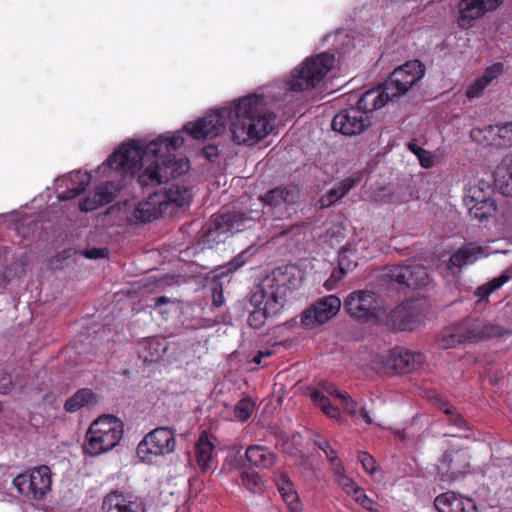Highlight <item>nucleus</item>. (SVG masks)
Wrapping results in <instances>:
<instances>
[{
    "instance_id": "nucleus-60",
    "label": "nucleus",
    "mask_w": 512,
    "mask_h": 512,
    "mask_svg": "<svg viewBox=\"0 0 512 512\" xmlns=\"http://www.w3.org/2000/svg\"><path fill=\"white\" fill-rule=\"evenodd\" d=\"M3 407H2V403L0 402V412L2 411Z\"/></svg>"
},
{
    "instance_id": "nucleus-5",
    "label": "nucleus",
    "mask_w": 512,
    "mask_h": 512,
    "mask_svg": "<svg viewBox=\"0 0 512 512\" xmlns=\"http://www.w3.org/2000/svg\"><path fill=\"white\" fill-rule=\"evenodd\" d=\"M123 423L112 415H104L92 422L86 432L83 450L90 456H99L115 448L123 436Z\"/></svg>"
},
{
    "instance_id": "nucleus-16",
    "label": "nucleus",
    "mask_w": 512,
    "mask_h": 512,
    "mask_svg": "<svg viewBox=\"0 0 512 512\" xmlns=\"http://www.w3.org/2000/svg\"><path fill=\"white\" fill-rule=\"evenodd\" d=\"M504 0H460L458 4V25L467 29L486 12L496 10Z\"/></svg>"
},
{
    "instance_id": "nucleus-30",
    "label": "nucleus",
    "mask_w": 512,
    "mask_h": 512,
    "mask_svg": "<svg viewBox=\"0 0 512 512\" xmlns=\"http://www.w3.org/2000/svg\"><path fill=\"white\" fill-rule=\"evenodd\" d=\"M154 196H159V205L162 207L163 212L169 204H175L176 206L183 207L189 204L191 200L190 192L186 188L178 185H172L163 193L156 192L154 193Z\"/></svg>"
},
{
    "instance_id": "nucleus-14",
    "label": "nucleus",
    "mask_w": 512,
    "mask_h": 512,
    "mask_svg": "<svg viewBox=\"0 0 512 512\" xmlns=\"http://www.w3.org/2000/svg\"><path fill=\"white\" fill-rule=\"evenodd\" d=\"M260 215L261 211L259 210H238L217 215L210 224L209 233H212L213 230L219 234H233L242 231L248 222L259 219Z\"/></svg>"
},
{
    "instance_id": "nucleus-21",
    "label": "nucleus",
    "mask_w": 512,
    "mask_h": 512,
    "mask_svg": "<svg viewBox=\"0 0 512 512\" xmlns=\"http://www.w3.org/2000/svg\"><path fill=\"white\" fill-rule=\"evenodd\" d=\"M489 252L486 248L476 244L469 243L458 249L450 256L447 268L461 270L463 267L475 263L478 259L487 257Z\"/></svg>"
},
{
    "instance_id": "nucleus-18",
    "label": "nucleus",
    "mask_w": 512,
    "mask_h": 512,
    "mask_svg": "<svg viewBox=\"0 0 512 512\" xmlns=\"http://www.w3.org/2000/svg\"><path fill=\"white\" fill-rule=\"evenodd\" d=\"M388 276L407 287L425 286L430 281L427 269L419 263L392 266L389 268Z\"/></svg>"
},
{
    "instance_id": "nucleus-41",
    "label": "nucleus",
    "mask_w": 512,
    "mask_h": 512,
    "mask_svg": "<svg viewBox=\"0 0 512 512\" xmlns=\"http://www.w3.org/2000/svg\"><path fill=\"white\" fill-rule=\"evenodd\" d=\"M502 164L509 177L504 184H501L500 188L504 195L512 197V153L504 158Z\"/></svg>"
},
{
    "instance_id": "nucleus-17",
    "label": "nucleus",
    "mask_w": 512,
    "mask_h": 512,
    "mask_svg": "<svg viewBox=\"0 0 512 512\" xmlns=\"http://www.w3.org/2000/svg\"><path fill=\"white\" fill-rule=\"evenodd\" d=\"M341 308V300L336 295L325 296L316 301L304 312L303 323L306 326L324 324L335 317Z\"/></svg>"
},
{
    "instance_id": "nucleus-3",
    "label": "nucleus",
    "mask_w": 512,
    "mask_h": 512,
    "mask_svg": "<svg viewBox=\"0 0 512 512\" xmlns=\"http://www.w3.org/2000/svg\"><path fill=\"white\" fill-rule=\"evenodd\" d=\"M288 268H277L258 284L250 297L256 308L248 316V324L254 329L261 328L267 317L277 315L282 309L291 287Z\"/></svg>"
},
{
    "instance_id": "nucleus-26",
    "label": "nucleus",
    "mask_w": 512,
    "mask_h": 512,
    "mask_svg": "<svg viewBox=\"0 0 512 512\" xmlns=\"http://www.w3.org/2000/svg\"><path fill=\"white\" fill-rule=\"evenodd\" d=\"M215 446L207 432H202L195 445V457L199 469L205 473L212 468Z\"/></svg>"
},
{
    "instance_id": "nucleus-24",
    "label": "nucleus",
    "mask_w": 512,
    "mask_h": 512,
    "mask_svg": "<svg viewBox=\"0 0 512 512\" xmlns=\"http://www.w3.org/2000/svg\"><path fill=\"white\" fill-rule=\"evenodd\" d=\"M118 184L106 182L99 186L92 198L87 197L80 203V209L85 212L93 211L100 206L112 202L117 194Z\"/></svg>"
},
{
    "instance_id": "nucleus-38",
    "label": "nucleus",
    "mask_w": 512,
    "mask_h": 512,
    "mask_svg": "<svg viewBox=\"0 0 512 512\" xmlns=\"http://www.w3.org/2000/svg\"><path fill=\"white\" fill-rule=\"evenodd\" d=\"M508 280L507 276H501L499 278L493 279L491 282L479 286L475 290V295L479 297L481 300L487 298L493 291L500 288L506 281Z\"/></svg>"
},
{
    "instance_id": "nucleus-9",
    "label": "nucleus",
    "mask_w": 512,
    "mask_h": 512,
    "mask_svg": "<svg viewBox=\"0 0 512 512\" xmlns=\"http://www.w3.org/2000/svg\"><path fill=\"white\" fill-rule=\"evenodd\" d=\"M176 439L172 429L158 427L146 434L137 446V455L142 461L150 462L154 457L174 452Z\"/></svg>"
},
{
    "instance_id": "nucleus-43",
    "label": "nucleus",
    "mask_w": 512,
    "mask_h": 512,
    "mask_svg": "<svg viewBox=\"0 0 512 512\" xmlns=\"http://www.w3.org/2000/svg\"><path fill=\"white\" fill-rule=\"evenodd\" d=\"M486 87L485 80L478 77L468 86L466 96L469 99L480 97Z\"/></svg>"
},
{
    "instance_id": "nucleus-19",
    "label": "nucleus",
    "mask_w": 512,
    "mask_h": 512,
    "mask_svg": "<svg viewBox=\"0 0 512 512\" xmlns=\"http://www.w3.org/2000/svg\"><path fill=\"white\" fill-rule=\"evenodd\" d=\"M104 512H146L143 500L131 492L113 491L102 502Z\"/></svg>"
},
{
    "instance_id": "nucleus-1",
    "label": "nucleus",
    "mask_w": 512,
    "mask_h": 512,
    "mask_svg": "<svg viewBox=\"0 0 512 512\" xmlns=\"http://www.w3.org/2000/svg\"><path fill=\"white\" fill-rule=\"evenodd\" d=\"M270 98L251 94L233 101L184 129L196 140L214 139L230 124L232 139L241 145H254L264 139L274 128L275 114L270 107Z\"/></svg>"
},
{
    "instance_id": "nucleus-10",
    "label": "nucleus",
    "mask_w": 512,
    "mask_h": 512,
    "mask_svg": "<svg viewBox=\"0 0 512 512\" xmlns=\"http://www.w3.org/2000/svg\"><path fill=\"white\" fill-rule=\"evenodd\" d=\"M13 485L25 497L42 499L51 487L50 469L42 465L30 473L19 474L13 479Z\"/></svg>"
},
{
    "instance_id": "nucleus-52",
    "label": "nucleus",
    "mask_w": 512,
    "mask_h": 512,
    "mask_svg": "<svg viewBox=\"0 0 512 512\" xmlns=\"http://www.w3.org/2000/svg\"><path fill=\"white\" fill-rule=\"evenodd\" d=\"M106 250L104 249H89L82 252V255H84L88 259H98L106 256Z\"/></svg>"
},
{
    "instance_id": "nucleus-59",
    "label": "nucleus",
    "mask_w": 512,
    "mask_h": 512,
    "mask_svg": "<svg viewBox=\"0 0 512 512\" xmlns=\"http://www.w3.org/2000/svg\"><path fill=\"white\" fill-rule=\"evenodd\" d=\"M209 236H213V239H216V237H219L221 234H219L217 231L213 230L212 233L208 232Z\"/></svg>"
},
{
    "instance_id": "nucleus-13",
    "label": "nucleus",
    "mask_w": 512,
    "mask_h": 512,
    "mask_svg": "<svg viewBox=\"0 0 512 512\" xmlns=\"http://www.w3.org/2000/svg\"><path fill=\"white\" fill-rule=\"evenodd\" d=\"M348 314L354 319L367 322L377 316L378 301L374 292L358 290L350 293L344 302Z\"/></svg>"
},
{
    "instance_id": "nucleus-49",
    "label": "nucleus",
    "mask_w": 512,
    "mask_h": 512,
    "mask_svg": "<svg viewBox=\"0 0 512 512\" xmlns=\"http://www.w3.org/2000/svg\"><path fill=\"white\" fill-rule=\"evenodd\" d=\"M445 413L449 416V423L460 428V429H465L467 428V423L466 421L463 419V417L459 414H457L455 411H453L452 409L450 408H447L445 410Z\"/></svg>"
},
{
    "instance_id": "nucleus-45",
    "label": "nucleus",
    "mask_w": 512,
    "mask_h": 512,
    "mask_svg": "<svg viewBox=\"0 0 512 512\" xmlns=\"http://www.w3.org/2000/svg\"><path fill=\"white\" fill-rule=\"evenodd\" d=\"M503 72V64L502 63H495L488 67L484 74L480 76L479 78L481 80H485V84L488 86V84L497 78L499 75H501Z\"/></svg>"
},
{
    "instance_id": "nucleus-46",
    "label": "nucleus",
    "mask_w": 512,
    "mask_h": 512,
    "mask_svg": "<svg viewBox=\"0 0 512 512\" xmlns=\"http://www.w3.org/2000/svg\"><path fill=\"white\" fill-rule=\"evenodd\" d=\"M345 275V271L341 270L339 267L338 269L333 270L330 277L324 283L326 290H334L337 287L339 281L342 280Z\"/></svg>"
},
{
    "instance_id": "nucleus-25",
    "label": "nucleus",
    "mask_w": 512,
    "mask_h": 512,
    "mask_svg": "<svg viewBox=\"0 0 512 512\" xmlns=\"http://www.w3.org/2000/svg\"><path fill=\"white\" fill-rule=\"evenodd\" d=\"M388 92L386 83L382 88L371 89L361 96L356 107L365 111L366 115H368L369 112L382 108L389 100L394 98Z\"/></svg>"
},
{
    "instance_id": "nucleus-23",
    "label": "nucleus",
    "mask_w": 512,
    "mask_h": 512,
    "mask_svg": "<svg viewBox=\"0 0 512 512\" xmlns=\"http://www.w3.org/2000/svg\"><path fill=\"white\" fill-rule=\"evenodd\" d=\"M299 197V188L296 185H287L283 188H275L268 191L263 201L264 204L274 209H282V207L295 204Z\"/></svg>"
},
{
    "instance_id": "nucleus-57",
    "label": "nucleus",
    "mask_w": 512,
    "mask_h": 512,
    "mask_svg": "<svg viewBox=\"0 0 512 512\" xmlns=\"http://www.w3.org/2000/svg\"><path fill=\"white\" fill-rule=\"evenodd\" d=\"M261 361H262V354L258 353L257 355H255L253 357V362H255L256 364L259 365L261 363Z\"/></svg>"
},
{
    "instance_id": "nucleus-40",
    "label": "nucleus",
    "mask_w": 512,
    "mask_h": 512,
    "mask_svg": "<svg viewBox=\"0 0 512 512\" xmlns=\"http://www.w3.org/2000/svg\"><path fill=\"white\" fill-rule=\"evenodd\" d=\"M316 444L325 453L332 465L333 471L343 465L342 461L337 457L336 452L330 447L326 440L316 441Z\"/></svg>"
},
{
    "instance_id": "nucleus-53",
    "label": "nucleus",
    "mask_w": 512,
    "mask_h": 512,
    "mask_svg": "<svg viewBox=\"0 0 512 512\" xmlns=\"http://www.w3.org/2000/svg\"><path fill=\"white\" fill-rule=\"evenodd\" d=\"M223 303H224V296H223L222 292L221 291L220 292H214L213 293V304L216 307H219Z\"/></svg>"
},
{
    "instance_id": "nucleus-4",
    "label": "nucleus",
    "mask_w": 512,
    "mask_h": 512,
    "mask_svg": "<svg viewBox=\"0 0 512 512\" xmlns=\"http://www.w3.org/2000/svg\"><path fill=\"white\" fill-rule=\"evenodd\" d=\"M506 330L497 324L480 318H467L444 328L437 338L442 349L454 348L464 343H475L487 338L503 336Z\"/></svg>"
},
{
    "instance_id": "nucleus-58",
    "label": "nucleus",
    "mask_w": 512,
    "mask_h": 512,
    "mask_svg": "<svg viewBox=\"0 0 512 512\" xmlns=\"http://www.w3.org/2000/svg\"><path fill=\"white\" fill-rule=\"evenodd\" d=\"M258 353L262 354V358L263 357H269L271 355V351L270 350L259 351Z\"/></svg>"
},
{
    "instance_id": "nucleus-15",
    "label": "nucleus",
    "mask_w": 512,
    "mask_h": 512,
    "mask_svg": "<svg viewBox=\"0 0 512 512\" xmlns=\"http://www.w3.org/2000/svg\"><path fill=\"white\" fill-rule=\"evenodd\" d=\"M370 125V120L365 111L357 107L341 110L332 120L334 131L346 136L362 133Z\"/></svg>"
},
{
    "instance_id": "nucleus-12",
    "label": "nucleus",
    "mask_w": 512,
    "mask_h": 512,
    "mask_svg": "<svg viewBox=\"0 0 512 512\" xmlns=\"http://www.w3.org/2000/svg\"><path fill=\"white\" fill-rule=\"evenodd\" d=\"M385 373H410L424 361L422 353L409 350L393 349L379 356Z\"/></svg>"
},
{
    "instance_id": "nucleus-33",
    "label": "nucleus",
    "mask_w": 512,
    "mask_h": 512,
    "mask_svg": "<svg viewBox=\"0 0 512 512\" xmlns=\"http://www.w3.org/2000/svg\"><path fill=\"white\" fill-rule=\"evenodd\" d=\"M96 403L95 393L88 388L79 389L64 404V408L69 413H75L80 409Z\"/></svg>"
},
{
    "instance_id": "nucleus-48",
    "label": "nucleus",
    "mask_w": 512,
    "mask_h": 512,
    "mask_svg": "<svg viewBox=\"0 0 512 512\" xmlns=\"http://www.w3.org/2000/svg\"><path fill=\"white\" fill-rule=\"evenodd\" d=\"M249 257V251H243L240 254H238L236 257H234L229 263H228V270L229 271H235L242 267L248 260Z\"/></svg>"
},
{
    "instance_id": "nucleus-7",
    "label": "nucleus",
    "mask_w": 512,
    "mask_h": 512,
    "mask_svg": "<svg viewBox=\"0 0 512 512\" xmlns=\"http://www.w3.org/2000/svg\"><path fill=\"white\" fill-rule=\"evenodd\" d=\"M493 188L483 179L474 178L464 186V202L472 218L488 220L496 212V203L492 198Z\"/></svg>"
},
{
    "instance_id": "nucleus-32",
    "label": "nucleus",
    "mask_w": 512,
    "mask_h": 512,
    "mask_svg": "<svg viewBox=\"0 0 512 512\" xmlns=\"http://www.w3.org/2000/svg\"><path fill=\"white\" fill-rule=\"evenodd\" d=\"M69 180L71 185L68 186V190L66 192H62L59 195L60 200H69L84 192L90 184L91 175L87 172L77 171L70 174Z\"/></svg>"
},
{
    "instance_id": "nucleus-22",
    "label": "nucleus",
    "mask_w": 512,
    "mask_h": 512,
    "mask_svg": "<svg viewBox=\"0 0 512 512\" xmlns=\"http://www.w3.org/2000/svg\"><path fill=\"white\" fill-rule=\"evenodd\" d=\"M159 196L150 195L147 200L138 202L127 214V221L132 224L150 222L163 211L159 205Z\"/></svg>"
},
{
    "instance_id": "nucleus-50",
    "label": "nucleus",
    "mask_w": 512,
    "mask_h": 512,
    "mask_svg": "<svg viewBox=\"0 0 512 512\" xmlns=\"http://www.w3.org/2000/svg\"><path fill=\"white\" fill-rule=\"evenodd\" d=\"M418 160L420 165L426 169L432 168L435 165V156L425 149L418 155Z\"/></svg>"
},
{
    "instance_id": "nucleus-28",
    "label": "nucleus",
    "mask_w": 512,
    "mask_h": 512,
    "mask_svg": "<svg viewBox=\"0 0 512 512\" xmlns=\"http://www.w3.org/2000/svg\"><path fill=\"white\" fill-rule=\"evenodd\" d=\"M245 455L251 465L260 469L272 467L277 460V455L263 445L249 446L246 449Z\"/></svg>"
},
{
    "instance_id": "nucleus-29",
    "label": "nucleus",
    "mask_w": 512,
    "mask_h": 512,
    "mask_svg": "<svg viewBox=\"0 0 512 512\" xmlns=\"http://www.w3.org/2000/svg\"><path fill=\"white\" fill-rule=\"evenodd\" d=\"M278 491L286 503L289 512H303V507L300 502L299 495L294 487V484L285 474H281L277 480Z\"/></svg>"
},
{
    "instance_id": "nucleus-11",
    "label": "nucleus",
    "mask_w": 512,
    "mask_h": 512,
    "mask_svg": "<svg viewBox=\"0 0 512 512\" xmlns=\"http://www.w3.org/2000/svg\"><path fill=\"white\" fill-rule=\"evenodd\" d=\"M425 74V67L419 60L408 61L396 68L386 80L389 94L397 97L407 93Z\"/></svg>"
},
{
    "instance_id": "nucleus-42",
    "label": "nucleus",
    "mask_w": 512,
    "mask_h": 512,
    "mask_svg": "<svg viewBox=\"0 0 512 512\" xmlns=\"http://www.w3.org/2000/svg\"><path fill=\"white\" fill-rule=\"evenodd\" d=\"M408 312L402 308L397 307L391 312V320L396 328L399 330H406L409 328V323L405 321Z\"/></svg>"
},
{
    "instance_id": "nucleus-55",
    "label": "nucleus",
    "mask_w": 512,
    "mask_h": 512,
    "mask_svg": "<svg viewBox=\"0 0 512 512\" xmlns=\"http://www.w3.org/2000/svg\"><path fill=\"white\" fill-rule=\"evenodd\" d=\"M360 416L362 417V419H363L367 424H372V423H373L372 418H371V416H370L369 412H368L366 409L362 408V409L360 410Z\"/></svg>"
},
{
    "instance_id": "nucleus-2",
    "label": "nucleus",
    "mask_w": 512,
    "mask_h": 512,
    "mask_svg": "<svg viewBox=\"0 0 512 512\" xmlns=\"http://www.w3.org/2000/svg\"><path fill=\"white\" fill-rule=\"evenodd\" d=\"M183 143L184 139L180 133L159 136L146 145L141 141L132 140L121 145L108 158L107 165L103 163L99 169L110 167L133 175L144 167L138 175V183L142 187H154L189 170V161H177L174 155Z\"/></svg>"
},
{
    "instance_id": "nucleus-51",
    "label": "nucleus",
    "mask_w": 512,
    "mask_h": 512,
    "mask_svg": "<svg viewBox=\"0 0 512 512\" xmlns=\"http://www.w3.org/2000/svg\"><path fill=\"white\" fill-rule=\"evenodd\" d=\"M13 389V382L10 375L5 374L0 379V394H8Z\"/></svg>"
},
{
    "instance_id": "nucleus-54",
    "label": "nucleus",
    "mask_w": 512,
    "mask_h": 512,
    "mask_svg": "<svg viewBox=\"0 0 512 512\" xmlns=\"http://www.w3.org/2000/svg\"><path fill=\"white\" fill-rule=\"evenodd\" d=\"M408 148L409 150L418 157L419 154H421V152L424 150V148L418 146L416 143L414 142H410L408 143Z\"/></svg>"
},
{
    "instance_id": "nucleus-31",
    "label": "nucleus",
    "mask_w": 512,
    "mask_h": 512,
    "mask_svg": "<svg viewBox=\"0 0 512 512\" xmlns=\"http://www.w3.org/2000/svg\"><path fill=\"white\" fill-rule=\"evenodd\" d=\"M356 182L353 178H346L335 186L330 188L319 199L321 208H326L343 198L355 186Z\"/></svg>"
},
{
    "instance_id": "nucleus-39",
    "label": "nucleus",
    "mask_w": 512,
    "mask_h": 512,
    "mask_svg": "<svg viewBox=\"0 0 512 512\" xmlns=\"http://www.w3.org/2000/svg\"><path fill=\"white\" fill-rule=\"evenodd\" d=\"M350 497H352L353 500L364 509L370 512H377V510L374 509V501L370 497H368V495L365 493V490L362 487L356 489V491L352 493Z\"/></svg>"
},
{
    "instance_id": "nucleus-20",
    "label": "nucleus",
    "mask_w": 512,
    "mask_h": 512,
    "mask_svg": "<svg viewBox=\"0 0 512 512\" xmlns=\"http://www.w3.org/2000/svg\"><path fill=\"white\" fill-rule=\"evenodd\" d=\"M434 506L439 512H478L473 499L446 492L437 496Z\"/></svg>"
},
{
    "instance_id": "nucleus-6",
    "label": "nucleus",
    "mask_w": 512,
    "mask_h": 512,
    "mask_svg": "<svg viewBox=\"0 0 512 512\" xmlns=\"http://www.w3.org/2000/svg\"><path fill=\"white\" fill-rule=\"evenodd\" d=\"M335 65V56L323 52L306 58L295 67L285 82L291 91H304L316 87Z\"/></svg>"
},
{
    "instance_id": "nucleus-36",
    "label": "nucleus",
    "mask_w": 512,
    "mask_h": 512,
    "mask_svg": "<svg viewBox=\"0 0 512 512\" xmlns=\"http://www.w3.org/2000/svg\"><path fill=\"white\" fill-rule=\"evenodd\" d=\"M334 474L337 484L348 496H351L360 487L352 478L345 475L343 465L335 469Z\"/></svg>"
},
{
    "instance_id": "nucleus-35",
    "label": "nucleus",
    "mask_w": 512,
    "mask_h": 512,
    "mask_svg": "<svg viewBox=\"0 0 512 512\" xmlns=\"http://www.w3.org/2000/svg\"><path fill=\"white\" fill-rule=\"evenodd\" d=\"M358 261L357 250L353 249L351 246H345L341 249L338 257V265L345 273L354 269L358 265Z\"/></svg>"
},
{
    "instance_id": "nucleus-56",
    "label": "nucleus",
    "mask_w": 512,
    "mask_h": 512,
    "mask_svg": "<svg viewBox=\"0 0 512 512\" xmlns=\"http://www.w3.org/2000/svg\"><path fill=\"white\" fill-rule=\"evenodd\" d=\"M169 301V299L165 296L158 297L155 301L156 306H161L163 304H166Z\"/></svg>"
},
{
    "instance_id": "nucleus-47",
    "label": "nucleus",
    "mask_w": 512,
    "mask_h": 512,
    "mask_svg": "<svg viewBox=\"0 0 512 512\" xmlns=\"http://www.w3.org/2000/svg\"><path fill=\"white\" fill-rule=\"evenodd\" d=\"M243 484L251 491L260 488L261 479L258 473H246L242 476Z\"/></svg>"
},
{
    "instance_id": "nucleus-44",
    "label": "nucleus",
    "mask_w": 512,
    "mask_h": 512,
    "mask_svg": "<svg viewBox=\"0 0 512 512\" xmlns=\"http://www.w3.org/2000/svg\"><path fill=\"white\" fill-rule=\"evenodd\" d=\"M358 458L365 471L374 476L377 471L375 459L367 452H360Z\"/></svg>"
},
{
    "instance_id": "nucleus-27",
    "label": "nucleus",
    "mask_w": 512,
    "mask_h": 512,
    "mask_svg": "<svg viewBox=\"0 0 512 512\" xmlns=\"http://www.w3.org/2000/svg\"><path fill=\"white\" fill-rule=\"evenodd\" d=\"M469 458V454L465 450L446 451L441 459L442 469L453 476L462 474L469 467Z\"/></svg>"
},
{
    "instance_id": "nucleus-37",
    "label": "nucleus",
    "mask_w": 512,
    "mask_h": 512,
    "mask_svg": "<svg viewBox=\"0 0 512 512\" xmlns=\"http://www.w3.org/2000/svg\"><path fill=\"white\" fill-rule=\"evenodd\" d=\"M254 407V402L249 398L239 400L234 407L235 417L242 422L247 421L252 415Z\"/></svg>"
},
{
    "instance_id": "nucleus-8",
    "label": "nucleus",
    "mask_w": 512,
    "mask_h": 512,
    "mask_svg": "<svg viewBox=\"0 0 512 512\" xmlns=\"http://www.w3.org/2000/svg\"><path fill=\"white\" fill-rule=\"evenodd\" d=\"M329 396L339 400L347 414L356 415V402L348 393L338 390L332 383L322 382L319 384V388L311 393L315 406L319 407L328 417L339 420L340 410L331 404Z\"/></svg>"
},
{
    "instance_id": "nucleus-34",
    "label": "nucleus",
    "mask_w": 512,
    "mask_h": 512,
    "mask_svg": "<svg viewBox=\"0 0 512 512\" xmlns=\"http://www.w3.org/2000/svg\"><path fill=\"white\" fill-rule=\"evenodd\" d=\"M490 143L498 147H506L512 145V122L503 125L489 126L487 130Z\"/></svg>"
}]
</instances>
